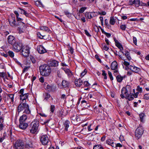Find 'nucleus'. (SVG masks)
<instances>
[{"label": "nucleus", "mask_w": 149, "mask_h": 149, "mask_svg": "<svg viewBox=\"0 0 149 149\" xmlns=\"http://www.w3.org/2000/svg\"><path fill=\"white\" fill-rule=\"evenodd\" d=\"M131 91V86L129 85H127L125 88H122L120 96L122 98L125 97L130 101L134 99V97L132 95Z\"/></svg>", "instance_id": "1"}, {"label": "nucleus", "mask_w": 149, "mask_h": 149, "mask_svg": "<svg viewBox=\"0 0 149 149\" xmlns=\"http://www.w3.org/2000/svg\"><path fill=\"white\" fill-rule=\"evenodd\" d=\"M39 69L41 74L43 76H48L51 72L50 66L47 64H44L40 66L39 67Z\"/></svg>", "instance_id": "2"}, {"label": "nucleus", "mask_w": 149, "mask_h": 149, "mask_svg": "<svg viewBox=\"0 0 149 149\" xmlns=\"http://www.w3.org/2000/svg\"><path fill=\"white\" fill-rule=\"evenodd\" d=\"M24 110V113L27 114H29L30 113L29 106L26 104V101H24V102H21L17 107V111L19 113Z\"/></svg>", "instance_id": "3"}, {"label": "nucleus", "mask_w": 149, "mask_h": 149, "mask_svg": "<svg viewBox=\"0 0 149 149\" xmlns=\"http://www.w3.org/2000/svg\"><path fill=\"white\" fill-rule=\"evenodd\" d=\"M39 122L37 120H34L31 124L30 133L34 134L38 132L39 126Z\"/></svg>", "instance_id": "4"}, {"label": "nucleus", "mask_w": 149, "mask_h": 149, "mask_svg": "<svg viewBox=\"0 0 149 149\" xmlns=\"http://www.w3.org/2000/svg\"><path fill=\"white\" fill-rule=\"evenodd\" d=\"M144 130L142 127L139 126L138 127L135 131V136L137 139L140 138L143 135Z\"/></svg>", "instance_id": "5"}, {"label": "nucleus", "mask_w": 149, "mask_h": 149, "mask_svg": "<svg viewBox=\"0 0 149 149\" xmlns=\"http://www.w3.org/2000/svg\"><path fill=\"white\" fill-rule=\"evenodd\" d=\"M30 48L28 45L23 46L20 51L21 54L24 57L29 56L30 53Z\"/></svg>", "instance_id": "6"}, {"label": "nucleus", "mask_w": 149, "mask_h": 149, "mask_svg": "<svg viewBox=\"0 0 149 149\" xmlns=\"http://www.w3.org/2000/svg\"><path fill=\"white\" fill-rule=\"evenodd\" d=\"M24 147L23 141L22 140H19L15 142L13 147L15 149H23Z\"/></svg>", "instance_id": "7"}, {"label": "nucleus", "mask_w": 149, "mask_h": 149, "mask_svg": "<svg viewBox=\"0 0 149 149\" xmlns=\"http://www.w3.org/2000/svg\"><path fill=\"white\" fill-rule=\"evenodd\" d=\"M23 46L22 43L16 42L13 45V50L15 52H19L21 50Z\"/></svg>", "instance_id": "8"}, {"label": "nucleus", "mask_w": 149, "mask_h": 149, "mask_svg": "<svg viewBox=\"0 0 149 149\" xmlns=\"http://www.w3.org/2000/svg\"><path fill=\"white\" fill-rule=\"evenodd\" d=\"M8 21L10 25L13 27H15L17 26V23L15 21V16L14 14L10 15L8 19Z\"/></svg>", "instance_id": "9"}, {"label": "nucleus", "mask_w": 149, "mask_h": 149, "mask_svg": "<svg viewBox=\"0 0 149 149\" xmlns=\"http://www.w3.org/2000/svg\"><path fill=\"white\" fill-rule=\"evenodd\" d=\"M40 141L43 145H45L49 142V140L48 136L46 135H42L40 138Z\"/></svg>", "instance_id": "10"}, {"label": "nucleus", "mask_w": 149, "mask_h": 149, "mask_svg": "<svg viewBox=\"0 0 149 149\" xmlns=\"http://www.w3.org/2000/svg\"><path fill=\"white\" fill-rule=\"evenodd\" d=\"M25 147L27 148H32L33 147V142L31 139L26 138L25 140Z\"/></svg>", "instance_id": "11"}, {"label": "nucleus", "mask_w": 149, "mask_h": 149, "mask_svg": "<svg viewBox=\"0 0 149 149\" xmlns=\"http://www.w3.org/2000/svg\"><path fill=\"white\" fill-rule=\"evenodd\" d=\"M8 41L9 43L12 45L16 42L15 37L11 35L8 37Z\"/></svg>", "instance_id": "12"}, {"label": "nucleus", "mask_w": 149, "mask_h": 149, "mask_svg": "<svg viewBox=\"0 0 149 149\" xmlns=\"http://www.w3.org/2000/svg\"><path fill=\"white\" fill-rule=\"evenodd\" d=\"M129 70H130L133 72L137 73L140 70V68L136 67L135 65L129 66Z\"/></svg>", "instance_id": "13"}, {"label": "nucleus", "mask_w": 149, "mask_h": 149, "mask_svg": "<svg viewBox=\"0 0 149 149\" xmlns=\"http://www.w3.org/2000/svg\"><path fill=\"white\" fill-rule=\"evenodd\" d=\"M129 4L130 5L134 4L136 7H139L140 5L139 0H129Z\"/></svg>", "instance_id": "14"}, {"label": "nucleus", "mask_w": 149, "mask_h": 149, "mask_svg": "<svg viewBox=\"0 0 149 149\" xmlns=\"http://www.w3.org/2000/svg\"><path fill=\"white\" fill-rule=\"evenodd\" d=\"M37 49L38 53L40 54H44L47 52L46 49L41 45L38 46Z\"/></svg>", "instance_id": "15"}, {"label": "nucleus", "mask_w": 149, "mask_h": 149, "mask_svg": "<svg viewBox=\"0 0 149 149\" xmlns=\"http://www.w3.org/2000/svg\"><path fill=\"white\" fill-rule=\"evenodd\" d=\"M28 126V124L25 122H19V127L21 129L24 130L26 129Z\"/></svg>", "instance_id": "16"}, {"label": "nucleus", "mask_w": 149, "mask_h": 149, "mask_svg": "<svg viewBox=\"0 0 149 149\" xmlns=\"http://www.w3.org/2000/svg\"><path fill=\"white\" fill-rule=\"evenodd\" d=\"M28 93L20 95V99L22 101L21 102H24V101H26V99L28 98Z\"/></svg>", "instance_id": "17"}, {"label": "nucleus", "mask_w": 149, "mask_h": 149, "mask_svg": "<svg viewBox=\"0 0 149 149\" xmlns=\"http://www.w3.org/2000/svg\"><path fill=\"white\" fill-rule=\"evenodd\" d=\"M122 63L123 68H124L125 67V70H129V66L130 65V63L129 62L124 60V61L122 62Z\"/></svg>", "instance_id": "18"}, {"label": "nucleus", "mask_w": 149, "mask_h": 149, "mask_svg": "<svg viewBox=\"0 0 149 149\" xmlns=\"http://www.w3.org/2000/svg\"><path fill=\"white\" fill-rule=\"evenodd\" d=\"M48 64L52 67H56L58 65V62L55 60L50 61L48 62Z\"/></svg>", "instance_id": "19"}, {"label": "nucleus", "mask_w": 149, "mask_h": 149, "mask_svg": "<svg viewBox=\"0 0 149 149\" xmlns=\"http://www.w3.org/2000/svg\"><path fill=\"white\" fill-rule=\"evenodd\" d=\"M114 41L116 45L120 50V51H122L123 50V47L122 45L117 40L114 39Z\"/></svg>", "instance_id": "20"}, {"label": "nucleus", "mask_w": 149, "mask_h": 149, "mask_svg": "<svg viewBox=\"0 0 149 149\" xmlns=\"http://www.w3.org/2000/svg\"><path fill=\"white\" fill-rule=\"evenodd\" d=\"M111 68L113 70H116L117 69L118 64L116 61H114L112 62L111 65Z\"/></svg>", "instance_id": "21"}, {"label": "nucleus", "mask_w": 149, "mask_h": 149, "mask_svg": "<svg viewBox=\"0 0 149 149\" xmlns=\"http://www.w3.org/2000/svg\"><path fill=\"white\" fill-rule=\"evenodd\" d=\"M62 69H63L65 72L68 74L69 76H70L72 75V73L70 70L68 68L66 67H62Z\"/></svg>", "instance_id": "22"}, {"label": "nucleus", "mask_w": 149, "mask_h": 149, "mask_svg": "<svg viewBox=\"0 0 149 149\" xmlns=\"http://www.w3.org/2000/svg\"><path fill=\"white\" fill-rule=\"evenodd\" d=\"M6 97H7L8 100H10L11 102H13L14 101V95L13 94H4Z\"/></svg>", "instance_id": "23"}, {"label": "nucleus", "mask_w": 149, "mask_h": 149, "mask_svg": "<svg viewBox=\"0 0 149 149\" xmlns=\"http://www.w3.org/2000/svg\"><path fill=\"white\" fill-rule=\"evenodd\" d=\"M120 52L122 53L123 55H125L129 61L131 59V58L129 55V52L128 51H125L123 52L122 51H120Z\"/></svg>", "instance_id": "24"}, {"label": "nucleus", "mask_w": 149, "mask_h": 149, "mask_svg": "<svg viewBox=\"0 0 149 149\" xmlns=\"http://www.w3.org/2000/svg\"><path fill=\"white\" fill-rule=\"evenodd\" d=\"M106 143L108 145H111L112 147L115 146V143L113 142V141L111 139H108L106 141Z\"/></svg>", "instance_id": "25"}, {"label": "nucleus", "mask_w": 149, "mask_h": 149, "mask_svg": "<svg viewBox=\"0 0 149 149\" xmlns=\"http://www.w3.org/2000/svg\"><path fill=\"white\" fill-rule=\"evenodd\" d=\"M44 87L46 89L48 90V91H50L52 90V84H44Z\"/></svg>", "instance_id": "26"}, {"label": "nucleus", "mask_w": 149, "mask_h": 149, "mask_svg": "<svg viewBox=\"0 0 149 149\" xmlns=\"http://www.w3.org/2000/svg\"><path fill=\"white\" fill-rule=\"evenodd\" d=\"M27 118V116L26 115L24 114L20 117L19 119V122H25Z\"/></svg>", "instance_id": "27"}, {"label": "nucleus", "mask_w": 149, "mask_h": 149, "mask_svg": "<svg viewBox=\"0 0 149 149\" xmlns=\"http://www.w3.org/2000/svg\"><path fill=\"white\" fill-rule=\"evenodd\" d=\"M75 84H77V83H84V84H88V82L87 81H84V82H83V81L80 79H77V80H75Z\"/></svg>", "instance_id": "28"}, {"label": "nucleus", "mask_w": 149, "mask_h": 149, "mask_svg": "<svg viewBox=\"0 0 149 149\" xmlns=\"http://www.w3.org/2000/svg\"><path fill=\"white\" fill-rule=\"evenodd\" d=\"M94 13L93 12L88 13L86 15L88 19H91L94 17Z\"/></svg>", "instance_id": "29"}, {"label": "nucleus", "mask_w": 149, "mask_h": 149, "mask_svg": "<svg viewBox=\"0 0 149 149\" xmlns=\"http://www.w3.org/2000/svg\"><path fill=\"white\" fill-rule=\"evenodd\" d=\"M70 123V122L68 120H66L64 123V125L65 127V130L66 131L68 130V128L69 127Z\"/></svg>", "instance_id": "30"}, {"label": "nucleus", "mask_w": 149, "mask_h": 149, "mask_svg": "<svg viewBox=\"0 0 149 149\" xmlns=\"http://www.w3.org/2000/svg\"><path fill=\"white\" fill-rule=\"evenodd\" d=\"M124 78V77L121 76L120 75H119L116 76V79L117 81L119 83L123 79V78Z\"/></svg>", "instance_id": "31"}, {"label": "nucleus", "mask_w": 149, "mask_h": 149, "mask_svg": "<svg viewBox=\"0 0 149 149\" xmlns=\"http://www.w3.org/2000/svg\"><path fill=\"white\" fill-rule=\"evenodd\" d=\"M40 29L41 30L45 31L47 32H49V28L46 26H41L40 27Z\"/></svg>", "instance_id": "32"}, {"label": "nucleus", "mask_w": 149, "mask_h": 149, "mask_svg": "<svg viewBox=\"0 0 149 149\" xmlns=\"http://www.w3.org/2000/svg\"><path fill=\"white\" fill-rule=\"evenodd\" d=\"M140 119V121L141 122H143L144 121V118L145 116V114L143 113H141L139 115Z\"/></svg>", "instance_id": "33"}, {"label": "nucleus", "mask_w": 149, "mask_h": 149, "mask_svg": "<svg viewBox=\"0 0 149 149\" xmlns=\"http://www.w3.org/2000/svg\"><path fill=\"white\" fill-rule=\"evenodd\" d=\"M115 23V20L114 18L112 17H111L110 20V23L112 25H113Z\"/></svg>", "instance_id": "34"}, {"label": "nucleus", "mask_w": 149, "mask_h": 149, "mask_svg": "<svg viewBox=\"0 0 149 149\" xmlns=\"http://www.w3.org/2000/svg\"><path fill=\"white\" fill-rule=\"evenodd\" d=\"M93 149H104V148L101 145H97L94 146Z\"/></svg>", "instance_id": "35"}, {"label": "nucleus", "mask_w": 149, "mask_h": 149, "mask_svg": "<svg viewBox=\"0 0 149 149\" xmlns=\"http://www.w3.org/2000/svg\"><path fill=\"white\" fill-rule=\"evenodd\" d=\"M8 54L10 57L13 58L14 57V54L13 51H9L8 52Z\"/></svg>", "instance_id": "36"}, {"label": "nucleus", "mask_w": 149, "mask_h": 149, "mask_svg": "<svg viewBox=\"0 0 149 149\" xmlns=\"http://www.w3.org/2000/svg\"><path fill=\"white\" fill-rule=\"evenodd\" d=\"M81 103L82 106L84 108H86V105L87 104V102L85 100H83L81 101Z\"/></svg>", "instance_id": "37"}, {"label": "nucleus", "mask_w": 149, "mask_h": 149, "mask_svg": "<svg viewBox=\"0 0 149 149\" xmlns=\"http://www.w3.org/2000/svg\"><path fill=\"white\" fill-rule=\"evenodd\" d=\"M37 36L38 38L41 39H43L44 37L45 36V35H42L40 33H38L37 34Z\"/></svg>", "instance_id": "38"}, {"label": "nucleus", "mask_w": 149, "mask_h": 149, "mask_svg": "<svg viewBox=\"0 0 149 149\" xmlns=\"http://www.w3.org/2000/svg\"><path fill=\"white\" fill-rule=\"evenodd\" d=\"M86 9V7H82L79 9V12L80 13H82Z\"/></svg>", "instance_id": "39"}, {"label": "nucleus", "mask_w": 149, "mask_h": 149, "mask_svg": "<svg viewBox=\"0 0 149 149\" xmlns=\"http://www.w3.org/2000/svg\"><path fill=\"white\" fill-rule=\"evenodd\" d=\"M55 106L53 105H52L50 106V111L52 113H54L55 110Z\"/></svg>", "instance_id": "40"}, {"label": "nucleus", "mask_w": 149, "mask_h": 149, "mask_svg": "<svg viewBox=\"0 0 149 149\" xmlns=\"http://www.w3.org/2000/svg\"><path fill=\"white\" fill-rule=\"evenodd\" d=\"M143 99L148 100L149 99V94H146L144 95L143 96Z\"/></svg>", "instance_id": "41"}, {"label": "nucleus", "mask_w": 149, "mask_h": 149, "mask_svg": "<svg viewBox=\"0 0 149 149\" xmlns=\"http://www.w3.org/2000/svg\"><path fill=\"white\" fill-rule=\"evenodd\" d=\"M87 71L86 69H84L83 71L81 73V76L82 77H83L87 73Z\"/></svg>", "instance_id": "42"}, {"label": "nucleus", "mask_w": 149, "mask_h": 149, "mask_svg": "<svg viewBox=\"0 0 149 149\" xmlns=\"http://www.w3.org/2000/svg\"><path fill=\"white\" fill-rule=\"evenodd\" d=\"M18 11L19 12H20V13L21 14H23L25 13L24 12L25 11L21 8H18Z\"/></svg>", "instance_id": "43"}, {"label": "nucleus", "mask_w": 149, "mask_h": 149, "mask_svg": "<svg viewBox=\"0 0 149 149\" xmlns=\"http://www.w3.org/2000/svg\"><path fill=\"white\" fill-rule=\"evenodd\" d=\"M120 29L123 31L125 30L126 28V26L125 25H121L120 26Z\"/></svg>", "instance_id": "44"}, {"label": "nucleus", "mask_w": 149, "mask_h": 149, "mask_svg": "<svg viewBox=\"0 0 149 149\" xmlns=\"http://www.w3.org/2000/svg\"><path fill=\"white\" fill-rule=\"evenodd\" d=\"M50 97V95L49 94L46 93H45V99L47 100L48 98H49Z\"/></svg>", "instance_id": "45"}, {"label": "nucleus", "mask_w": 149, "mask_h": 149, "mask_svg": "<svg viewBox=\"0 0 149 149\" xmlns=\"http://www.w3.org/2000/svg\"><path fill=\"white\" fill-rule=\"evenodd\" d=\"M108 74L109 77H110L111 80H112L113 79V77H112V75L111 72L109 71H108Z\"/></svg>", "instance_id": "46"}, {"label": "nucleus", "mask_w": 149, "mask_h": 149, "mask_svg": "<svg viewBox=\"0 0 149 149\" xmlns=\"http://www.w3.org/2000/svg\"><path fill=\"white\" fill-rule=\"evenodd\" d=\"M139 92L138 91V92H136V93H135L133 95H132V96L134 98H136L138 96V95L139 93Z\"/></svg>", "instance_id": "47"}, {"label": "nucleus", "mask_w": 149, "mask_h": 149, "mask_svg": "<svg viewBox=\"0 0 149 149\" xmlns=\"http://www.w3.org/2000/svg\"><path fill=\"white\" fill-rule=\"evenodd\" d=\"M102 33H104L106 35L107 37L109 38L110 37L111 35L110 33L105 32L102 30Z\"/></svg>", "instance_id": "48"}, {"label": "nucleus", "mask_w": 149, "mask_h": 149, "mask_svg": "<svg viewBox=\"0 0 149 149\" xmlns=\"http://www.w3.org/2000/svg\"><path fill=\"white\" fill-rule=\"evenodd\" d=\"M65 13L68 17H71V14L68 11H65Z\"/></svg>", "instance_id": "49"}, {"label": "nucleus", "mask_w": 149, "mask_h": 149, "mask_svg": "<svg viewBox=\"0 0 149 149\" xmlns=\"http://www.w3.org/2000/svg\"><path fill=\"white\" fill-rule=\"evenodd\" d=\"M136 90L140 93H141L142 92V88L140 87L139 86H138L137 87Z\"/></svg>", "instance_id": "50"}, {"label": "nucleus", "mask_w": 149, "mask_h": 149, "mask_svg": "<svg viewBox=\"0 0 149 149\" xmlns=\"http://www.w3.org/2000/svg\"><path fill=\"white\" fill-rule=\"evenodd\" d=\"M98 14L100 15H105L106 14V13L105 11H100L98 12Z\"/></svg>", "instance_id": "51"}, {"label": "nucleus", "mask_w": 149, "mask_h": 149, "mask_svg": "<svg viewBox=\"0 0 149 149\" xmlns=\"http://www.w3.org/2000/svg\"><path fill=\"white\" fill-rule=\"evenodd\" d=\"M122 146V144L120 143H118L117 144L115 143V146H114V147H121Z\"/></svg>", "instance_id": "52"}, {"label": "nucleus", "mask_w": 149, "mask_h": 149, "mask_svg": "<svg viewBox=\"0 0 149 149\" xmlns=\"http://www.w3.org/2000/svg\"><path fill=\"white\" fill-rule=\"evenodd\" d=\"M133 42L134 43L135 45H136L137 40L136 38L135 37H133Z\"/></svg>", "instance_id": "53"}, {"label": "nucleus", "mask_w": 149, "mask_h": 149, "mask_svg": "<svg viewBox=\"0 0 149 149\" xmlns=\"http://www.w3.org/2000/svg\"><path fill=\"white\" fill-rule=\"evenodd\" d=\"M60 85H61L59 86V87H60V88H63L64 89H65L68 87L67 84H65L64 85H63V84H60Z\"/></svg>", "instance_id": "54"}, {"label": "nucleus", "mask_w": 149, "mask_h": 149, "mask_svg": "<svg viewBox=\"0 0 149 149\" xmlns=\"http://www.w3.org/2000/svg\"><path fill=\"white\" fill-rule=\"evenodd\" d=\"M77 117V115H76L75 116L74 115L71 118V119L75 121L76 120V118Z\"/></svg>", "instance_id": "55"}, {"label": "nucleus", "mask_w": 149, "mask_h": 149, "mask_svg": "<svg viewBox=\"0 0 149 149\" xmlns=\"http://www.w3.org/2000/svg\"><path fill=\"white\" fill-rule=\"evenodd\" d=\"M6 76V73L4 72H0V76L4 77Z\"/></svg>", "instance_id": "56"}, {"label": "nucleus", "mask_w": 149, "mask_h": 149, "mask_svg": "<svg viewBox=\"0 0 149 149\" xmlns=\"http://www.w3.org/2000/svg\"><path fill=\"white\" fill-rule=\"evenodd\" d=\"M85 33L88 36H91L88 33V31L86 30H84Z\"/></svg>", "instance_id": "57"}, {"label": "nucleus", "mask_w": 149, "mask_h": 149, "mask_svg": "<svg viewBox=\"0 0 149 149\" xmlns=\"http://www.w3.org/2000/svg\"><path fill=\"white\" fill-rule=\"evenodd\" d=\"M17 25H21L24 26V24L22 22H20L18 23V24H17Z\"/></svg>", "instance_id": "58"}, {"label": "nucleus", "mask_w": 149, "mask_h": 149, "mask_svg": "<svg viewBox=\"0 0 149 149\" xmlns=\"http://www.w3.org/2000/svg\"><path fill=\"white\" fill-rule=\"evenodd\" d=\"M63 114V112L59 111L58 112V116H61Z\"/></svg>", "instance_id": "59"}, {"label": "nucleus", "mask_w": 149, "mask_h": 149, "mask_svg": "<svg viewBox=\"0 0 149 149\" xmlns=\"http://www.w3.org/2000/svg\"><path fill=\"white\" fill-rule=\"evenodd\" d=\"M35 4L38 6H40V1H37L35 2Z\"/></svg>", "instance_id": "60"}, {"label": "nucleus", "mask_w": 149, "mask_h": 149, "mask_svg": "<svg viewBox=\"0 0 149 149\" xmlns=\"http://www.w3.org/2000/svg\"><path fill=\"white\" fill-rule=\"evenodd\" d=\"M66 96L65 94H63L61 95V97L62 99H66Z\"/></svg>", "instance_id": "61"}, {"label": "nucleus", "mask_w": 149, "mask_h": 149, "mask_svg": "<svg viewBox=\"0 0 149 149\" xmlns=\"http://www.w3.org/2000/svg\"><path fill=\"white\" fill-rule=\"evenodd\" d=\"M39 80L40 82L42 83L44 82V78L43 77H41L39 78Z\"/></svg>", "instance_id": "62"}, {"label": "nucleus", "mask_w": 149, "mask_h": 149, "mask_svg": "<svg viewBox=\"0 0 149 149\" xmlns=\"http://www.w3.org/2000/svg\"><path fill=\"white\" fill-rule=\"evenodd\" d=\"M4 121V118H3L2 117L0 116V123H2Z\"/></svg>", "instance_id": "63"}, {"label": "nucleus", "mask_w": 149, "mask_h": 149, "mask_svg": "<svg viewBox=\"0 0 149 149\" xmlns=\"http://www.w3.org/2000/svg\"><path fill=\"white\" fill-rule=\"evenodd\" d=\"M103 48L104 50L106 51L108 50L109 49V47L106 45H104V46L103 47Z\"/></svg>", "instance_id": "64"}]
</instances>
